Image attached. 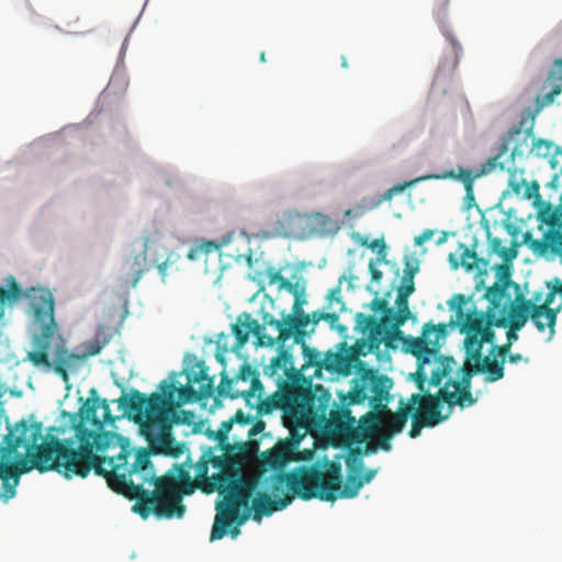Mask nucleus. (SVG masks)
<instances>
[{"label": "nucleus", "instance_id": "1", "mask_svg": "<svg viewBox=\"0 0 562 562\" xmlns=\"http://www.w3.org/2000/svg\"><path fill=\"white\" fill-rule=\"evenodd\" d=\"M78 447L74 439L55 436L43 439V424L18 422L0 443V499L7 503L16 494V486L24 473L56 471L67 479L86 477L91 470L106 476L105 458L95 451L106 450L110 435H101L105 425H113L120 417L113 416L106 400L89 397L79 413L69 414Z\"/></svg>", "mask_w": 562, "mask_h": 562}, {"label": "nucleus", "instance_id": "2", "mask_svg": "<svg viewBox=\"0 0 562 562\" xmlns=\"http://www.w3.org/2000/svg\"><path fill=\"white\" fill-rule=\"evenodd\" d=\"M101 435H110L106 439V449L120 448L117 454L105 458L106 481L116 493L135 499L133 512L146 519L154 514L158 518H182L186 506L182 503L184 495H191L195 488L204 493L217 491L225 495L221 482L209 476V464L213 460V450L207 448L199 461L193 465L188 457L181 464H175L162 476L156 477L149 452L140 449L135 454V461L130 465L132 453L130 440L124 436L101 430Z\"/></svg>", "mask_w": 562, "mask_h": 562}, {"label": "nucleus", "instance_id": "3", "mask_svg": "<svg viewBox=\"0 0 562 562\" xmlns=\"http://www.w3.org/2000/svg\"><path fill=\"white\" fill-rule=\"evenodd\" d=\"M34 322L40 325V333L33 339L34 350L27 353V359L35 367L54 368V371L68 382V371L77 370L87 357L100 353L104 345L98 341L86 346L82 355L69 352L60 336L59 342L55 345L54 360H49L48 350L52 347L57 324L54 318V297L49 290L38 288L31 289L27 293Z\"/></svg>", "mask_w": 562, "mask_h": 562}, {"label": "nucleus", "instance_id": "4", "mask_svg": "<svg viewBox=\"0 0 562 562\" xmlns=\"http://www.w3.org/2000/svg\"><path fill=\"white\" fill-rule=\"evenodd\" d=\"M223 453L211 460L218 473L213 479L224 486L223 502L217 505V514L211 531V540L222 539L229 526L239 518L241 507H247L259 484V475H238V470L245 463L244 445L237 447L229 442L220 446Z\"/></svg>", "mask_w": 562, "mask_h": 562}, {"label": "nucleus", "instance_id": "5", "mask_svg": "<svg viewBox=\"0 0 562 562\" xmlns=\"http://www.w3.org/2000/svg\"><path fill=\"white\" fill-rule=\"evenodd\" d=\"M117 403L139 425L140 434L148 443L146 451L149 452V456L162 454L178 458L184 452L186 445L176 441L171 434V427L177 422V416L171 408L170 392L167 393V396H160L158 393L146 396L144 393L133 390L130 397L122 395ZM143 449L145 450V448ZM137 451L138 449L135 452ZM133 457L135 458V456Z\"/></svg>", "mask_w": 562, "mask_h": 562}, {"label": "nucleus", "instance_id": "6", "mask_svg": "<svg viewBox=\"0 0 562 562\" xmlns=\"http://www.w3.org/2000/svg\"><path fill=\"white\" fill-rule=\"evenodd\" d=\"M307 404L304 406L302 427L297 429L296 439L292 442H277L266 451L265 461L274 469L285 467L290 461L295 460V451L302 439L313 429L325 428L333 432H341L355 422L351 412L347 408L331 406V394L321 384H315L312 392H307Z\"/></svg>", "mask_w": 562, "mask_h": 562}, {"label": "nucleus", "instance_id": "7", "mask_svg": "<svg viewBox=\"0 0 562 562\" xmlns=\"http://www.w3.org/2000/svg\"><path fill=\"white\" fill-rule=\"evenodd\" d=\"M449 323L435 325L431 322L425 323L419 337L404 336L402 333L398 340L405 352L416 357L417 369L411 376L415 381L416 386L420 391H425V383L429 376V385L439 386L456 366L452 357H446L439 353L441 341L447 336Z\"/></svg>", "mask_w": 562, "mask_h": 562}, {"label": "nucleus", "instance_id": "8", "mask_svg": "<svg viewBox=\"0 0 562 562\" xmlns=\"http://www.w3.org/2000/svg\"><path fill=\"white\" fill-rule=\"evenodd\" d=\"M265 454H262L263 464ZM269 467V464H268ZM270 475L268 488L276 497H284V495L297 496L303 501L318 498L325 502L336 501V491L339 490L340 482V464L330 462L326 470L317 467H301L297 470L285 473L280 469Z\"/></svg>", "mask_w": 562, "mask_h": 562}, {"label": "nucleus", "instance_id": "9", "mask_svg": "<svg viewBox=\"0 0 562 562\" xmlns=\"http://www.w3.org/2000/svg\"><path fill=\"white\" fill-rule=\"evenodd\" d=\"M467 303V296L461 293L454 294L448 301L449 308L454 312L450 325L458 326L460 331L465 334V352L474 351L477 347L479 351H482L484 344L495 345L494 321L498 319L502 306L488 304L485 312H479L475 307L472 311H465Z\"/></svg>", "mask_w": 562, "mask_h": 562}, {"label": "nucleus", "instance_id": "10", "mask_svg": "<svg viewBox=\"0 0 562 562\" xmlns=\"http://www.w3.org/2000/svg\"><path fill=\"white\" fill-rule=\"evenodd\" d=\"M429 376L425 383V391L414 393L408 398L407 406H413L414 415H419L426 423H434V427L448 416L441 414V403H447L450 407L460 406L461 408L470 407L476 398L468 391L463 392L458 385L457 380L448 379L442 387L436 394H430Z\"/></svg>", "mask_w": 562, "mask_h": 562}, {"label": "nucleus", "instance_id": "11", "mask_svg": "<svg viewBox=\"0 0 562 562\" xmlns=\"http://www.w3.org/2000/svg\"><path fill=\"white\" fill-rule=\"evenodd\" d=\"M306 392H293L286 389H279L271 395H266L263 385L260 392H256L255 398L251 404H246L257 409L258 416H263L272 413L274 409L282 411L283 425L289 429V437L282 442H292L296 439L295 435L297 429L302 427L304 418V406L307 404Z\"/></svg>", "mask_w": 562, "mask_h": 562}, {"label": "nucleus", "instance_id": "12", "mask_svg": "<svg viewBox=\"0 0 562 562\" xmlns=\"http://www.w3.org/2000/svg\"><path fill=\"white\" fill-rule=\"evenodd\" d=\"M356 378L348 392V405H358L369 401L372 414H379L386 411V404L390 401V390L393 381L378 370L367 367L362 361H358Z\"/></svg>", "mask_w": 562, "mask_h": 562}, {"label": "nucleus", "instance_id": "13", "mask_svg": "<svg viewBox=\"0 0 562 562\" xmlns=\"http://www.w3.org/2000/svg\"><path fill=\"white\" fill-rule=\"evenodd\" d=\"M133 256L125 261L127 281L136 286L142 276L156 266L161 279L165 280L167 270L172 266L171 255L167 256L166 247L155 236H146L133 243Z\"/></svg>", "mask_w": 562, "mask_h": 562}, {"label": "nucleus", "instance_id": "14", "mask_svg": "<svg viewBox=\"0 0 562 562\" xmlns=\"http://www.w3.org/2000/svg\"><path fill=\"white\" fill-rule=\"evenodd\" d=\"M378 295V291H373ZM371 308L374 312L382 313L381 318L373 315H364L358 313L356 316L357 326L363 331L368 333L369 351L378 350L381 344L387 348H395L394 342L402 336V330L394 329L392 308L385 299L375 296L371 302Z\"/></svg>", "mask_w": 562, "mask_h": 562}, {"label": "nucleus", "instance_id": "15", "mask_svg": "<svg viewBox=\"0 0 562 562\" xmlns=\"http://www.w3.org/2000/svg\"><path fill=\"white\" fill-rule=\"evenodd\" d=\"M187 385H179L177 381L162 380L157 392L160 396H167L171 393V408L176 412V407L181 404L193 403L201 400H206L213 396L214 382L209 376L207 368L204 363H198L196 370L187 373Z\"/></svg>", "mask_w": 562, "mask_h": 562}, {"label": "nucleus", "instance_id": "16", "mask_svg": "<svg viewBox=\"0 0 562 562\" xmlns=\"http://www.w3.org/2000/svg\"><path fill=\"white\" fill-rule=\"evenodd\" d=\"M263 374L279 389L307 393L314 387L312 382L304 378L302 369L295 367L291 348L285 347V344L279 345L278 355L263 368Z\"/></svg>", "mask_w": 562, "mask_h": 562}, {"label": "nucleus", "instance_id": "17", "mask_svg": "<svg viewBox=\"0 0 562 562\" xmlns=\"http://www.w3.org/2000/svg\"><path fill=\"white\" fill-rule=\"evenodd\" d=\"M505 361L488 350L487 355L479 351V347L474 351L465 352L463 366L459 369L461 373L457 381L463 392H471V381L476 374H483L484 381L494 383L505 376Z\"/></svg>", "mask_w": 562, "mask_h": 562}, {"label": "nucleus", "instance_id": "18", "mask_svg": "<svg viewBox=\"0 0 562 562\" xmlns=\"http://www.w3.org/2000/svg\"><path fill=\"white\" fill-rule=\"evenodd\" d=\"M221 375V383L217 386L220 396L232 400L243 397L246 404H251L256 392L261 391L259 372L247 361L243 362L233 378H229L224 370Z\"/></svg>", "mask_w": 562, "mask_h": 562}, {"label": "nucleus", "instance_id": "19", "mask_svg": "<svg viewBox=\"0 0 562 562\" xmlns=\"http://www.w3.org/2000/svg\"><path fill=\"white\" fill-rule=\"evenodd\" d=\"M521 136L525 140L527 139V135L522 133L520 127L509 130L502 138L497 153L482 165L481 173H488L496 169L506 172L515 171L517 169L515 158L522 155V148L517 142V138Z\"/></svg>", "mask_w": 562, "mask_h": 562}, {"label": "nucleus", "instance_id": "20", "mask_svg": "<svg viewBox=\"0 0 562 562\" xmlns=\"http://www.w3.org/2000/svg\"><path fill=\"white\" fill-rule=\"evenodd\" d=\"M557 294L558 292L553 285L550 292L547 293L542 304L533 303L532 301L525 299L522 294H518L515 297V302L522 310H527L530 319L540 333H543L546 327L550 329V337L554 334V326L557 323L558 310L551 307Z\"/></svg>", "mask_w": 562, "mask_h": 562}, {"label": "nucleus", "instance_id": "21", "mask_svg": "<svg viewBox=\"0 0 562 562\" xmlns=\"http://www.w3.org/2000/svg\"><path fill=\"white\" fill-rule=\"evenodd\" d=\"M480 173L473 175L471 169H464L462 167L458 168V172L454 170L443 171L442 173H430L426 176H422L415 178L411 181H406L404 183H397L392 188L387 189L380 198V201L392 200L394 195L402 193L406 188L414 186L415 183L426 181V180H441V179H453L460 180L465 189L467 198L473 200V183L474 179L479 177Z\"/></svg>", "mask_w": 562, "mask_h": 562}, {"label": "nucleus", "instance_id": "22", "mask_svg": "<svg viewBox=\"0 0 562 562\" xmlns=\"http://www.w3.org/2000/svg\"><path fill=\"white\" fill-rule=\"evenodd\" d=\"M232 333L235 337V342L232 347L234 351L241 349L251 334L256 337L257 345L262 347L273 346L272 336L263 333L259 322L247 312H243L237 316L236 322L232 325Z\"/></svg>", "mask_w": 562, "mask_h": 562}, {"label": "nucleus", "instance_id": "23", "mask_svg": "<svg viewBox=\"0 0 562 562\" xmlns=\"http://www.w3.org/2000/svg\"><path fill=\"white\" fill-rule=\"evenodd\" d=\"M496 281L495 283L486 289L484 297L488 301V304L495 306H506L515 303L512 300V295L508 292L509 288L518 290V285L512 280V270L507 265H496Z\"/></svg>", "mask_w": 562, "mask_h": 562}, {"label": "nucleus", "instance_id": "24", "mask_svg": "<svg viewBox=\"0 0 562 562\" xmlns=\"http://www.w3.org/2000/svg\"><path fill=\"white\" fill-rule=\"evenodd\" d=\"M293 501V495H284V497L272 498L270 494L266 492L258 493L251 501V505L244 507L246 513L239 519V524L244 522L250 512H252V519L260 521L263 516H270L278 510L286 508Z\"/></svg>", "mask_w": 562, "mask_h": 562}, {"label": "nucleus", "instance_id": "25", "mask_svg": "<svg viewBox=\"0 0 562 562\" xmlns=\"http://www.w3.org/2000/svg\"><path fill=\"white\" fill-rule=\"evenodd\" d=\"M530 319L527 310H522L516 302L512 305L502 306L501 315L494 321L495 327L508 328L506 331V341L514 345L519 336L518 331Z\"/></svg>", "mask_w": 562, "mask_h": 562}, {"label": "nucleus", "instance_id": "26", "mask_svg": "<svg viewBox=\"0 0 562 562\" xmlns=\"http://www.w3.org/2000/svg\"><path fill=\"white\" fill-rule=\"evenodd\" d=\"M307 301L301 295L294 297L291 313L284 314L288 322L286 331L283 333V337H292L293 341H302L307 336V313H305L303 306Z\"/></svg>", "mask_w": 562, "mask_h": 562}, {"label": "nucleus", "instance_id": "27", "mask_svg": "<svg viewBox=\"0 0 562 562\" xmlns=\"http://www.w3.org/2000/svg\"><path fill=\"white\" fill-rule=\"evenodd\" d=\"M529 248L538 256L551 252L562 261V233L558 229H549L541 239H532L529 243Z\"/></svg>", "mask_w": 562, "mask_h": 562}, {"label": "nucleus", "instance_id": "28", "mask_svg": "<svg viewBox=\"0 0 562 562\" xmlns=\"http://www.w3.org/2000/svg\"><path fill=\"white\" fill-rule=\"evenodd\" d=\"M355 465L350 468L349 473L347 475L346 482L344 486H341V479L340 475V482H339V490H337L336 493V499L338 497L340 498H353L359 494V491L362 488L363 484L361 482V473L363 468V461L361 458L353 459Z\"/></svg>", "mask_w": 562, "mask_h": 562}, {"label": "nucleus", "instance_id": "29", "mask_svg": "<svg viewBox=\"0 0 562 562\" xmlns=\"http://www.w3.org/2000/svg\"><path fill=\"white\" fill-rule=\"evenodd\" d=\"M413 413V406H404L400 407L397 412L392 413L387 407L381 416L383 418V423L381 427L389 431L392 435L400 434L405 427L408 416Z\"/></svg>", "mask_w": 562, "mask_h": 562}, {"label": "nucleus", "instance_id": "30", "mask_svg": "<svg viewBox=\"0 0 562 562\" xmlns=\"http://www.w3.org/2000/svg\"><path fill=\"white\" fill-rule=\"evenodd\" d=\"M382 413L379 414H368L366 418V423L368 424L366 426V431L370 434L371 437H374L376 440V446L382 449L383 451H390L391 446V439L394 435L390 434L389 431L384 430L381 425L383 423V418L381 416Z\"/></svg>", "mask_w": 562, "mask_h": 562}, {"label": "nucleus", "instance_id": "31", "mask_svg": "<svg viewBox=\"0 0 562 562\" xmlns=\"http://www.w3.org/2000/svg\"><path fill=\"white\" fill-rule=\"evenodd\" d=\"M353 361H359L356 356H344L339 352L327 351L322 355L321 371L349 374Z\"/></svg>", "mask_w": 562, "mask_h": 562}, {"label": "nucleus", "instance_id": "32", "mask_svg": "<svg viewBox=\"0 0 562 562\" xmlns=\"http://www.w3.org/2000/svg\"><path fill=\"white\" fill-rule=\"evenodd\" d=\"M308 223L321 235H334L339 231L338 223L330 216L321 212L312 213Z\"/></svg>", "mask_w": 562, "mask_h": 562}, {"label": "nucleus", "instance_id": "33", "mask_svg": "<svg viewBox=\"0 0 562 562\" xmlns=\"http://www.w3.org/2000/svg\"><path fill=\"white\" fill-rule=\"evenodd\" d=\"M261 321H262V324H260V326H262L263 331L266 330V326H270L278 331V335L276 337H272L273 346L276 344L283 345L289 339L292 338V337H283V333L286 331V328H288V322L285 319L284 313H282V317L280 319H278L272 314L265 312V313H262Z\"/></svg>", "mask_w": 562, "mask_h": 562}, {"label": "nucleus", "instance_id": "34", "mask_svg": "<svg viewBox=\"0 0 562 562\" xmlns=\"http://www.w3.org/2000/svg\"><path fill=\"white\" fill-rule=\"evenodd\" d=\"M345 276L340 277L338 283L331 288L325 296V308L327 311L345 312L346 303L342 299V282Z\"/></svg>", "mask_w": 562, "mask_h": 562}, {"label": "nucleus", "instance_id": "35", "mask_svg": "<svg viewBox=\"0 0 562 562\" xmlns=\"http://www.w3.org/2000/svg\"><path fill=\"white\" fill-rule=\"evenodd\" d=\"M296 345H301L304 363L300 369L302 372L308 368H315V374H321V364H322V352L316 350L315 348H311L306 345L305 338L302 341H293Z\"/></svg>", "mask_w": 562, "mask_h": 562}, {"label": "nucleus", "instance_id": "36", "mask_svg": "<svg viewBox=\"0 0 562 562\" xmlns=\"http://www.w3.org/2000/svg\"><path fill=\"white\" fill-rule=\"evenodd\" d=\"M396 310L392 308L391 315H393V327L400 329L407 319L412 317V313L408 306V296L397 294L395 300Z\"/></svg>", "mask_w": 562, "mask_h": 562}, {"label": "nucleus", "instance_id": "37", "mask_svg": "<svg viewBox=\"0 0 562 562\" xmlns=\"http://www.w3.org/2000/svg\"><path fill=\"white\" fill-rule=\"evenodd\" d=\"M218 250V245L211 240H199L188 251L189 260H199L202 256H207L211 252Z\"/></svg>", "mask_w": 562, "mask_h": 562}, {"label": "nucleus", "instance_id": "38", "mask_svg": "<svg viewBox=\"0 0 562 562\" xmlns=\"http://www.w3.org/2000/svg\"><path fill=\"white\" fill-rule=\"evenodd\" d=\"M22 294L21 288L15 282L14 279H12V283L9 289H3L0 286V311L2 312V305L5 302H13L16 301Z\"/></svg>", "mask_w": 562, "mask_h": 562}, {"label": "nucleus", "instance_id": "39", "mask_svg": "<svg viewBox=\"0 0 562 562\" xmlns=\"http://www.w3.org/2000/svg\"><path fill=\"white\" fill-rule=\"evenodd\" d=\"M461 248L463 249L460 254L461 265L465 268V270L471 271L474 268H477L479 258L476 252L469 249L468 247H464L463 245H461Z\"/></svg>", "mask_w": 562, "mask_h": 562}, {"label": "nucleus", "instance_id": "40", "mask_svg": "<svg viewBox=\"0 0 562 562\" xmlns=\"http://www.w3.org/2000/svg\"><path fill=\"white\" fill-rule=\"evenodd\" d=\"M552 146L553 144L547 139H537L532 145V151H535L538 157H549L552 155Z\"/></svg>", "mask_w": 562, "mask_h": 562}, {"label": "nucleus", "instance_id": "41", "mask_svg": "<svg viewBox=\"0 0 562 562\" xmlns=\"http://www.w3.org/2000/svg\"><path fill=\"white\" fill-rule=\"evenodd\" d=\"M492 248L495 252H497L505 260H512L516 257V250L502 246V240L498 237H495L491 240Z\"/></svg>", "mask_w": 562, "mask_h": 562}, {"label": "nucleus", "instance_id": "42", "mask_svg": "<svg viewBox=\"0 0 562 562\" xmlns=\"http://www.w3.org/2000/svg\"><path fill=\"white\" fill-rule=\"evenodd\" d=\"M412 415V427L409 430V436L412 438H416L420 435V431L424 427H434V423H426L425 419L423 420L419 415Z\"/></svg>", "mask_w": 562, "mask_h": 562}, {"label": "nucleus", "instance_id": "43", "mask_svg": "<svg viewBox=\"0 0 562 562\" xmlns=\"http://www.w3.org/2000/svg\"><path fill=\"white\" fill-rule=\"evenodd\" d=\"M508 173H509L508 187L514 194L519 195L521 193L524 184H526V179H524L521 177V175L519 177L517 176V169L515 171H512Z\"/></svg>", "mask_w": 562, "mask_h": 562}, {"label": "nucleus", "instance_id": "44", "mask_svg": "<svg viewBox=\"0 0 562 562\" xmlns=\"http://www.w3.org/2000/svg\"><path fill=\"white\" fill-rule=\"evenodd\" d=\"M232 426L233 422L231 419L225 420L221 424L217 430L218 446H223V443L228 442V432L231 431Z\"/></svg>", "mask_w": 562, "mask_h": 562}, {"label": "nucleus", "instance_id": "45", "mask_svg": "<svg viewBox=\"0 0 562 562\" xmlns=\"http://www.w3.org/2000/svg\"><path fill=\"white\" fill-rule=\"evenodd\" d=\"M512 347H513V345L506 341L503 345L495 344V345L491 346L490 351H492L493 353H495L497 357H499L501 359H503L506 362L507 357L510 355Z\"/></svg>", "mask_w": 562, "mask_h": 562}, {"label": "nucleus", "instance_id": "46", "mask_svg": "<svg viewBox=\"0 0 562 562\" xmlns=\"http://www.w3.org/2000/svg\"><path fill=\"white\" fill-rule=\"evenodd\" d=\"M418 270H419L418 261L417 260L411 261L407 259L405 262L404 274H403L402 279H404L406 281L414 280V277L418 272Z\"/></svg>", "mask_w": 562, "mask_h": 562}, {"label": "nucleus", "instance_id": "47", "mask_svg": "<svg viewBox=\"0 0 562 562\" xmlns=\"http://www.w3.org/2000/svg\"><path fill=\"white\" fill-rule=\"evenodd\" d=\"M266 276L268 278L269 284H281L284 277L281 274L280 270H277L274 267H269L266 270Z\"/></svg>", "mask_w": 562, "mask_h": 562}, {"label": "nucleus", "instance_id": "48", "mask_svg": "<svg viewBox=\"0 0 562 562\" xmlns=\"http://www.w3.org/2000/svg\"><path fill=\"white\" fill-rule=\"evenodd\" d=\"M324 313L321 311H314L311 314H307V327L312 325V328L307 330V335L314 333L315 326L321 322L324 321Z\"/></svg>", "mask_w": 562, "mask_h": 562}, {"label": "nucleus", "instance_id": "49", "mask_svg": "<svg viewBox=\"0 0 562 562\" xmlns=\"http://www.w3.org/2000/svg\"><path fill=\"white\" fill-rule=\"evenodd\" d=\"M562 87L560 85H554L551 87L550 91L546 92L542 97V103L544 105H549L553 102L554 98L561 93Z\"/></svg>", "mask_w": 562, "mask_h": 562}, {"label": "nucleus", "instance_id": "50", "mask_svg": "<svg viewBox=\"0 0 562 562\" xmlns=\"http://www.w3.org/2000/svg\"><path fill=\"white\" fill-rule=\"evenodd\" d=\"M279 290H285L289 293H291L294 297H296V295L303 294V291L299 290V286L296 283H292L291 281H289L285 278H284V280H282V283L279 284Z\"/></svg>", "mask_w": 562, "mask_h": 562}, {"label": "nucleus", "instance_id": "51", "mask_svg": "<svg viewBox=\"0 0 562 562\" xmlns=\"http://www.w3.org/2000/svg\"><path fill=\"white\" fill-rule=\"evenodd\" d=\"M414 291H415L414 280L406 281V280L402 279L401 285L397 290V294L409 297V295H412L414 293Z\"/></svg>", "mask_w": 562, "mask_h": 562}, {"label": "nucleus", "instance_id": "52", "mask_svg": "<svg viewBox=\"0 0 562 562\" xmlns=\"http://www.w3.org/2000/svg\"><path fill=\"white\" fill-rule=\"evenodd\" d=\"M524 188H525V191L522 193L524 198L531 199V198L539 196V184L536 181H533L530 184L526 181V184H524Z\"/></svg>", "mask_w": 562, "mask_h": 562}, {"label": "nucleus", "instance_id": "53", "mask_svg": "<svg viewBox=\"0 0 562 562\" xmlns=\"http://www.w3.org/2000/svg\"><path fill=\"white\" fill-rule=\"evenodd\" d=\"M231 420L240 425H249L252 422V417L250 415H246L241 409H238L235 415L231 418Z\"/></svg>", "mask_w": 562, "mask_h": 562}, {"label": "nucleus", "instance_id": "54", "mask_svg": "<svg viewBox=\"0 0 562 562\" xmlns=\"http://www.w3.org/2000/svg\"><path fill=\"white\" fill-rule=\"evenodd\" d=\"M369 271L371 273V282H374L379 285L382 280L383 273L375 267L373 260H370L369 262Z\"/></svg>", "mask_w": 562, "mask_h": 562}, {"label": "nucleus", "instance_id": "55", "mask_svg": "<svg viewBox=\"0 0 562 562\" xmlns=\"http://www.w3.org/2000/svg\"><path fill=\"white\" fill-rule=\"evenodd\" d=\"M341 313L342 312L327 311L324 313V321L327 322L331 328H335Z\"/></svg>", "mask_w": 562, "mask_h": 562}, {"label": "nucleus", "instance_id": "56", "mask_svg": "<svg viewBox=\"0 0 562 562\" xmlns=\"http://www.w3.org/2000/svg\"><path fill=\"white\" fill-rule=\"evenodd\" d=\"M434 236V232L431 229H425L420 235H418L417 237H415V244L420 246L423 245L425 241L431 239Z\"/></svg>", "mask_w": 562, "mask_h": 562}, {"label": "nucleus", "instance_id": "57", "mask_svg": "<svg viewBox=\"0 0 562 562\" xmlns=\"http://www.w3.org/2000/svg\"><path fill=\"white\" fill-rule=\"evenodd\" d=\"M266 427V423L263 420L256 422L251 428L248 430V437H254L261 432Z\"/></svg>", "mask_w": 562, "mask_h": 562}, {"label": "nucleus", "instance_id": "58", "mask_svg": "<svg viewBox=\"0 0 562 562\" xmlns=\"http://www.w3.org/2000/svg\"><path fill=\"white\" fill-rule=\"evenodd\" d=\"M555 77L558 80L562 81V60H557L554 63L553 71L550 76V79Z\"/></svg>", "mask_w": 562, "mask_h": 562}, {"label": "nucleus", "instance_id": "59", "mask_svg": "<svg viewBox=\"0 0 562 562\" xmlns=\"http://www.w3.org/2000/svg\"><path fill=\"white\" fill-rule=\"evenodd\" d=\"M506 360H508L509 363H518L520 361L528 363V361H529L528 358H524V356L518 352L510 353Z\"/></svg>", "mask_w": 562, "mask_h": 562}, {"label": "nucleus", "instance_id": "60", "mask_svg": "<svg viewBox=\"0 0 562 562\" xmlns=\"http://www.w3.org/2000/svg\"><path fill=\"white\" fill-rule=\"evenodd\" d=\"M376 474V470H367L363 475L361 474V482L364 485L366 483H370Z\"/></svg>", "mask_w": 562, "mask_h": 562}, {"label": "nucleus", "instance_id": "61", "mask_svg": "<svg viewBox=\"0 0 562 562\" xmlns=\"http://www.w3.org/2000/svg\"><path fill=\"white\" fill-rule=\"evenodd\" d=\"M379 245H381L382 248L385 247L384 245V241L383 239H374L371 245H370V248L374 249L375 247H378Z\"/></svg>", "mask_w": 562, "mask_h": 562}, {"label": "nucleus", "instance_id": "62", "mask_svg": "<svg viewBox=\"0 0 562 562\" xmlns=\"http://www.w3.org/2000/svg\"><path fill=\"white\" fill-rule=\"evenodd\" d=\"M376 451V447L374 446H368L366 452L367 453H374Z\"/></svg>", "mask_w": 562, "mask_h": 562}, {"label": "nucleus", "instance_id": "63", "mask_svg": "<svg viewBox=\"0 0 562 562\" xmlns=\"http://www.w3.org/2000/svg\"><path fill=\"white\" fill-rule=\"evenodd\" d=\"M541 297V293H535L532 299L530 301H532L533 303H536L537 301H539Z\"/></svg>", "mask_w": 562, "mask_h": 562}, {"label": "nucleus", "instance_id": "64", "mask_svg": "<svg viewBox=\"0 0 562 562\" xmlns=\"http://www.w3.org/2000/svg\"><path fill=\"white\" fill-rule=\"evenodd\" d=\"M341 66L344 68H347L348 67V63H347V58L345 56H341Z\"/></svg>", "mask_w": 562, "mask_h": 562}]
</instances>
